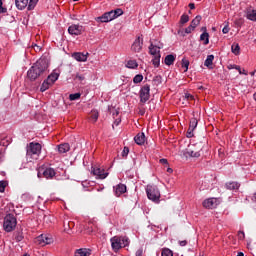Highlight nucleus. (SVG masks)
Returning a JSON list of instances; mask_svg holds the SVG:
<instances>
[{"mask_svg":"<svg viewBox=\"0 0 256 256\" xmlns=\"http://www.w3.org/2000/svg\"><path fill=\"white\" fill-rule=\"evenodd\" d=\"M73 227H75V222L73 221L64 222V231H66L67 233H69V231H71Z\"/></svg>","mask_w":256,"mask_h":256,"instance_id":"393cba45","label":"nucleus"},{"mask_svg":"<svg viewBox=\"0 0 256 256\" xmlns=\"http://www.w3.org/2000/svg\"><path fill=\"white\" fill-rule=\"evenodd\" d=\"M136 256H143V249H139L136 251Z\"/></svg>","mask_w":256,"mask_h":256,"instance_id":"13d9d810","label":"nucleus"},{"mask_svg":"<svg viewBox=\"0 0 256 256\" xmlns=\"http://www.w3.org/2000/svg\"><path fill=\"white\" fill-rule=\"evenodd\" d=\"M6 187H7V181H0V193H5Z\"/></svg>","mask_w":256,"mask_h":256,"instance_id":"79ce46f5","label":"nucleus"},{"mask_svg":"<svg viewBox=\"0 0 256 256\" xmlns=\"http://www.w3.org/2000/svg\"><path fill=\"white\" fill-rule=\"evenodd\" d=\"M201 19L202 17L200 15L196 16L192 21L190 26H192V28L195 29V27H197L199 25V23H201Z\"/></svg>","mask_w":256,"mask_h":256,"instance_id":"7c9ffc66","label":"nucleus"},{"mask_svg":"<svg viewBox=\"0 0 256 256\" xmlns=\"http://www.w3.org/2000/svg\"><path fill=\"white\" fill-rule=\"evenodd\" d=\"M182 67L187 71L189 69V60L182 59Z\"/></svg>","mask_w":256,"mask_h":256,"instance_id":"c03bdc74","label":"nucleus"},{"mask_svg":"<svg viewBox=\"0 0 256 256\" xmlns=\"http://www.w3.org/2000/svg\"><path fill=\"white\" fill-rule=\"evenodd\" d=\"M214 59H215V56L208 55L205 62H204L205 67H211V65H213V60Z\"/></svg>","mask_w":256,"mask_h":256,"instance_id":"2f4dec72","label":"nucleus"},{"mask_svg":"<svg viewBox=\"0 0 256 256\" xmlns=\"http://www.w3.org/2000/svg\"><path fill=\"white\" fill-rule=\"evenodd\" d=\"M246 17L249 21H256V10L253 7H248L246 9Z\"/></svg>","mask_w":256,"mask_h":256,"instance_id":"dca6fc26","label":"nucleus"},{"mask_svg":"<svg viewBox=\"0 0 256 256\" xmlns=\"http://www.w3.org/2000/svg\"><path fill=\"white\" fill-rule=\"evenodd\" d=\"M134 141L137 145H143L145 143V133H138L134 137Z\"/></svg>","mask_w":256,"mask_h":256,"instance_id":"aec40b11","label":"nucleus"},{"mask_svg":"<svg viewBox=\"0 0 256 256\" xmlns=\"http://www.w3.org/2000/svg\"><path fill=\"white\" fill-rule=\"evenodd\" d=\"M200 41H204V45H209V33L203 32L200 35Z\"/></svg>","mask_w":256,"mask_h":256,"instance_id":"c756f323","label":"nucleus"},{"mask_svg":"<svg viewBox=\"0 0 256 256\" xmlns=\"http://www.w3.org/2000/svg\"><path fill=\"white\" fill-rule=\"evenodd\" d=\"M236 65L235 64H230L228 65V69H235Z\"/></svg>","mask_w":256,"mask_h":256,"instance_id":"e2e57ef3","label":"nucleus"},{"mask_svg":"<svg viewBox=\"0 0 256 256\" xmlns=\"http://www.w3.org/2000/svg\"><path fill=\"white\" fill-rule=\"evenodd\" d=\"M97 20L100 23H109L111 21V18L109 17L108 12H105L102 16L98 17Z\"/></svg>","mask_w":256,"mask_h":256,"instance_id":"b1692460","label":"nucleus"},{"mask_svg":"<svg viewBox=\"0 0 256 256\" xmlns=\"http://www.w3.org/2000/svg\"><path fill=\"white\" fill-rule=\"evenodd\" d=\"M112 12L114 13V17L117 19V17H121V15H123V9L121 8H117L115 10H112Z\"/></svg>","mask_w":256,"mask_h":256,"instance_id":"e433bc0d","label":"nucleus"},{"mask_svg":"<svg viewBox=\"0 0 256 256\" xmlns=\"http://www.w3.org/2000/svg\"><path fill=\"white\" fill-rule=\"evenodd\" d=\"M195 28H193V26H191V24L185 29V33L189 34L191 33L192 31H194Z\"/></svg>","mask_w":256,"mask_h":256,"instance_id":"3c124183","label":"nucleus"},{"mask_svg":"<svg viewBox=\"0 0 256 256\" xmlns=\"http://www.w3.org/2000/svg\"><path fill=\"white\" fill-rule=\"evenodd\" d=\"M58 153L63 154V153H68V151L71 150V146L69 143H62L59 144L58 146Z\"/></svg>","mask_w":256,"mask_h":256,"instance_id":"a211bd4d","label":"nucleus"},{"mask_svg":"<svg viewBox=\"0 0 256 256\" xmlns=\"http://www.w3.org/2000/svg\"><path fill=\"white\" fill-rule=\"evenodd\" d=\"M152 42H153V45H163V43L157 42V40H154V41H152Z\"/></svg>","mask_w":256,"mask_h":256,"instance_id":"680f3d73","label":"nucleus"},{"mask_svg":"<svg viewBox=\"0 0 256 256\" xmlns=\"http://www.w3.org/2000/svg\"><path fill=\"white\" fill-rule=\"evenodd\" d=\"M142 49H143V38H141V36H138L131 46V51H133L134 53H141Z\"/></svg>","mask_w":256,"mask_h":256,"instance_id":"9d476101","label":"nucleus"},{"mask_svg":"<svg viewBox=\"0 0 256 256\" xmlns=\"http://www.w3.org/2000/svg\"><path fill=\"white\" fill-rule=\"evenodd\" d=\"M234 67H235L234 69H236V71H238V72H240V71H241V66L236 65V66H234Z\"/></svg>","mask_w":256,"mask_h":256,"instance_id":"69168bd1","label":"nucleus"},{"mask_svg":"<svg viewBox=\"0 0 256 256\" xmlns=\"http://www.w3.org/2000/svg\"><path fill=\"white\" fill-rule=\"evenodd\" d=\"M175 55L173 54H170V55H167L164 59V63L165 65H168V66H171L173 65V63H175Z\"/></svg>","mask_w":256,"mask_h":256,"instance_id":"4be33fe9","label":"nucleus"},{"mask_svg":"<svg viewBox=\"0 0 256 256\" xmlns=\"http://www.w3.org/2000/svg\"><path fill=\"white\" fill-rule=\"evenodd\" d=\"M180 247H185L187 245V240H182L179 242Z\"/></svg>","mask_w":256,"mask_h":256,"instance_id":"4d7b16f0","label":"nucleus"},{"mask_svg":"<svg viewBox=\"0 0 256 256\" xmlns=\"http://www.w3.org/2000/svg\"><path fill=\"white\" fill-rule=\"evenodd\" d=\"M194 131L195 130L193 128H191V126H189L188 131L186 133V137H188V139H191V137L194 136V134H193Z\"/></svg>","mask_w":256,"mask_h":256,"instance_id":"37998d69","label":"nucleus"},{"mask_svg":"<svg viewBox=\"0 0 256 256\" xmlns=\"http://www.w3.org/2000/svg\"><path fill=\"white\" fill-rule=\"evenodd\" d=\"M127 155H129V147H124L122 157H127Z\"/></svg>","mask_w":256,"mask_h":256,"instance_id":"49530a36","label":"nucleus"},{"mask_svg":"<svg viewBox=\"0 0 256 256\" xmlns=\"http://www.w3.org/2000/svg\"><path fill=\"white\" fill-rule=\"evenodd\" d=\"M239 74H240V75H247V71H245V69L240 70V71H239Z\"/></svg>","mask_w":256,"mask_h":256,"instance_id":"052dcab7","label":"nucleus"},{"mask_svg":"<svg viewBox=\"0 0 256 256\" xmlns=\"http://www.w3.org/2000/svg\"><path fill=\"white\" fill-rule=\"evenodd\" d=\"M121 123V119L120 118H118V119H116L115 121H114V124H113V126L112 127H118V125Z\"/></svg>","mask_w":256,"mask_h":256,"instance_id":"6e6d98bb","label":"nucleus"},{"mask_svg":"<svg viewBox=\"0 0 256 256\" xmlns=\"http://www.w3.org/2000/svg\"><path fill=\"white\" fill-rule=\"evenodd\" d=\"M126 67L128 69H137L139 64L137 63V60H129L126 64Z\"/></svg>","mask_w":256,"mask_h":256,"instance_id":"c85d7f7f","label":"nucleus"},{"mask_svg":"<svg viewBox=\"0 0 256 256\" xmlns=\"http://www.w3.org/2000/svg\"><path fill=\"white\" fill-rule=\"evenodd\" d=\"M42 175L46 179H53V177H55L56 175V172H55V169L53 168H46L45 170H43Z\"/></svg>","mask_w":256,"mask_h":256,"instance_id":"f3484780","label":"nucleus"},{"mask_svg":"<svg viewBox=\"0 0 256 256\" xmlns=\"http://www.w3.org/2000/svg\"><path fill=\"white\" fill-rule=\"evenodd\" d=\"M27 7V10L28 11H33V9H35V7H37V1H30L28 6Z\"/></svg>","mask_w":256,"mask_h":256,"instance_id":"4c0bfd02","label":"nucleus"},{"mask_svg":"<svg viewBox=\"0 0 256 256\" xmlns=\"http://www.w3.org/2000/svg\"><path fill=\"white\" fill-rule=\"evenodd\" d=\"M25 237L23 236V232H15L14 233V239L15 241H17V243L21 242L22 239H24Z\"/></svg>","mask_w":256,"mask_h":256,"instance_id":"72a5a7b5","label":"nucleus"},{"mask_svg":"<svg viewBox=\"0 0 256 256\" xmlns=\"http://www.w3.org/2000/svg\"><path fill=\"white\" fill-rule=\"evenodd\" d=\"M91 255V250L86 248L77 249L74 253V256H89Z\"/></svg>","mask_w":256,"mask_h":256,"instance_id":"6ab92c4d","label":"nucleus"},{"mask_svg":"<svg viewBox=\"0 0 256 256\" xmlns=\"http://www.w3.org/2000/svg\"><path fill=\"white\" fill-rule=\"evenodd\" d=\"M236 27H241V25H243V20L239 19L235 21Z\"/></svg>","mask_w":256,"mask_h":256,"instance_id":"864d4df0","label":"nucleus"},{"mask_svg":"<svg viewBox=\"0 0 256 256\" xmlns=\"http://www.w3.org/2000/svg\"><path fill=\"white\" fill-rule=\"evenodd\" d=\"M143 81V76L141 74H137L134 78H133V83L137 84V83H141Z\"/></svg>","mask_w":256,"mask_h":256,"instance_id":"a19ab883","label":"nucleus"},{"mask_svg":"<svg viewBox=\"0 0 256 256\" xmlns=\"http://www.w3.org/2000/svg\"><path fill=\"white\" fill-rule=\"evenodd\" d=\"M153 81H156L157 83H161V76H156Z\"/></svg>","mask_w":256,"mask_h":256,"instance_id":"bf43d9fd","label":"nucleus"},{"mask_svg":"<svg viewBox=\"0 0 256 256\" xmlns=\"http://www.w3.org/2000/svg\"><path fill=\"white\" fill-rule=\"evenodd\" d=\"M3 227L7 233H11V231H13V229H15V227H17V218H15V216L12 214H8L4 218Z\"/></svg>","mask_w":256,"mask_h":256,"instance_id":"423d86ee","label":"nucleus"},{"mask_svg":"<svg viewBox=\"0 0 256 256\" xmlns=\"http://www.w3.org/2000/svg\"><path fill=\"white\" fill-rule=\"evenodd\" d=\"M189 7H190V9H195V4L194 3H190Z\"/></svg>","mask_w":256,"mask_h":256,"instance_id":"338daca9","label":"nucleus"},{"mask_svg":"<svg viewBox=\"0 0 256 256\" xmlns=\"http://www.w3.org/2000/svg\"><path fill=\"white\" fill-rule=\"evenodd\" d=\"M28 3L29 2L27 1H15V5L17 9H19L20 11H23V9L27 7Z\"/></svg>","mask_w":256,"mask_h":256,"instance_id":"a878e982","label":"nucleus"},{"mask_svg":"<svg viewBox=\"0 0 256 256\" xmlns=\"http://www.w3.org/2000/svg\"><path fill=\"white\" fill-rule=\"evenodd\" d=\"M59 79V74L57 73H51L48 77H47V81L50 82L52 85L53 83H55V81H57Z\"/></svg>","mask_w":256,"mask_h":256,"instance_id":"cd10ccee","label":"nucleus"},{"mask_svg":"<svg viewBox=\"0 0 256 256\" xmlns=\"http://www.w3.org/2000/svg\"><path fill=\"white\" fill-rule=\"evenodd\" d=\"M53 85L50 81H48L47 79L44 80V82L42 83L41 87H40V91L42 93H45V91H47V89H49V87Z\"/></svg>","mask_w":256,"mask_h":256,"instance_id":"bb28decb","label":"nucleus"},{"mask_svg":"<svg viewBox=\"0 0 256 256\" xmlns=\"http://www.w3.org/2000/svg\"><path fill=\"white\" fill-rule=\"evenodd\" d=\"M0 13H7V8L3 6V1H0Z\"/></svg>","mask_w":256,"mask_h":256,"instance_id":"de8ad7c7","label":"nucleus"},{"mask_svg":"<svg viewBox=\"0 0 256 256\" xmlns=\"http://www.w3.org/2000/svg\"><path fill=\"white\" fill-rule=\"evenodd\" d=\"M186 97H187L188 99H190L191 101H193V99H194L193 95H191V94L186 95Z\"/></svg>","mask_w":256,"mask_h":256,"instance_id":"0e129e2a","label":"nucleus"},{"mask_svg":"<svg viewBox=\"0 0 256 256\" xmlns=\"http://www.w3.org/2000/svg\"><path fill=\"white\" fill-rule=\"evenodd\" d=\"M230 28H229V22H226L225 26L222 29V33H224V35H227V33H229Z\"/></svg>","mask_w":256,"mask_h":256,"instance_id":"a18cd8bd","label":"nucleus"},{"mask_svg":"<svg viewBox=\"0 0 256 256\" xmlns=\"http://www.w3.org/2000/svg\"><path fill=\"white\" fill-rule=\"evenodd\" d=\"M149 53L153 55L152 63L154 67H159L161 63V49H163V45H154L153 40H150Z\"/></svg>","mask_w":256,"mask_h":256,"instance_id":"7ed1b4c3","label":"nucleus"},{"mask_svg":"<svg viewBox=\"0 0 256 256\" xmlns=\"http://www.w3.org/2000/svg\"><path fill=\"white\" fill-rule=\"evenodd\" d=\"M111 247L114 253L123 249V247H129V237L127 236H114L110 239Z\"/></svg>","mask_w":256,"mask_h":256,"instance_id":"f03ea898","label":"nucleus"},{"mask_svg":"<svg viewBox=\"0 0 256 256\" xmlns=\"http://www.w3.org/2000/svg\"><path fill=\"white\" fill-rule=\"evenodd\" d=\"M89 55V53H82V52H75L72 54L73 59H75L76 61L79 62H85L87 61V56Z\"/></svg>","mask_w":256,"mask_h":256,"instance_id":"2eb2a0df","label":"nucleus"},{"mask_svg":"<svg viewBox=\"0 0 256 256\" xmlns=\"http://www.w3.org/2000/svg\"><path fill=\"white\" fill-rule=\"evenodd\" d=\"M160 163L161 165H169V162L165 158L160 159Z\"/></svg>","mask_w":256,"mask_h":256,"instance_id":"5fc2aeb1","label":"nucleus"},{"mask_svg":"<svg viewBox=\"0 0 256 256\" xmlns=\"http://www.w3.org/2000/svg\"><path fill=\"white\" fill-rule=\"evenodd\" d=\"M90 119L93 121V123H96V121L99 119V112L97 110H93L90 113Z\"/></svg>","mask_w":256,"mask_h":256,"instance_id":"473e14b6","label":"nucleus"},{"mask_svg":"<svg viewBox=\"0 0 256 256\" xmlns=\"http://www.w3.org/2000/svg\"><path fill=\"white\" fill-rule=\"evenodd\" d=\"M70 101H77V99H81V93H74L69 95Z\"/></svg>","mask_w":256,"mask_h":256,"instance_id":"c9c22d12","label":"nucleus"},{"mask_svg":"<svg viewBox=\"0 0 256 256\" xmlns=\"http://www.w3.org/2000/svg\"><path fill=\"white\" fill-rule=\"evenodd\" d=\"M146 193L150 201H159V198L161 197V193L159 192L157 186L148 185L146 188Z\"/></svg>","mask_w":256,"mask_h":256,"instance_id":"0eeeda50","label":"nucleus"},{"mask_svg":"<svg viewBox=\"0 0 256 256\" xmlns=\"http://www.w3.org/2000/svg\"><path fill=\"white\" fill-rule=\"evenodd\" d=\"M92 173L97 179H107V175H109V173L101 168H93Z\"/></svg>","mask_w":256,"mask_h":256,"instance_id":"ddd939ff","label":"nucleus"},{"mask_svg":"<svg viewBox=\"0 0 256 256\" xmlns=\"http://www.w3.org/2000/svg\"><path fill=\"white\" fill-rule=\"evenodd\" d=\"M75 79H77L78 81H80V83H83V81H85V76L84 75H79L77 74Z\"/></svg>","mask_w":256,"mask_h":256,"instance_id":"09e8293b","label":"nucleus"},{"mask_svg":"<svg viewBox=\"0 0 256 256\" xmlns=\"http://www.w3.org/2000/svg\"><path fill=\"white\" fill-rule=\"evenodd\" d=\"M197 125H198V121L196 120V118H192L191 120H190V125H189V127L191 128V129H197Z\"/></svg>","mask_w":256,"mask_h":256,"instance_id":"58836bf2","label":"nucleus"},{"mask_svg":"<svg viewBox=\"0 0 256 256\" xmlns=\"http://www.w3.org/2000/svg\"><path fill=\"white\" fill-rule=\"evenodd\" d=\"M162 256H173V251L169 248H163L162 249Z\"/></svg>","mask_w":256,"mask_h":256,"instance_id":"f704fd0d","label":"nucleus"},{"mask_svg":"<svg viewBox=\"0 0 256 256\" xmlns=\"http://www.w3.org/2000/svg\"><path fill=\"white\" fill-rule=\"evenodd\" d=\"M203 150V147L201 144H190L188 147L184 150L183 155L184 157H193L195 159H199L201 157V151Z\"/></svg>","mask_w":256,"mask_h":256,"instance_id":"39448f33","label":"nucleus"},{"mask_svg":"<svg viewBox=\"0 0 256 256\" xmlns=\"http://www.w3.org/2000/svg\"><path fill=\"white\" fill-rule=\"evenodd\" d=\"M107 13L109 14V18H110L111 21H113V19H116L113 10H111V11H109Z\"/></svg>","mask_w":256,"mask_h":256,"instance_id":"603ef678","label":"nucleus"},{"mask_svg":"<svg viewBox=\"0 0 256 256\" xmlns=\"http://www.w3.org/2000/svg\"><path fill=\"white\" fill-rule=\"evenodd\" d=\"M83 31H84L83 26L79 24H73L68 28V33L70 35H81Z\"/></svg>","mask_w":256,"mask_h":256,"instance_id":"f8f14e48","label":"nucleus"},{"mask_svg":"<svg viewBox=\"0 0 256 256\" xmlns=\"http://www.w3.org/2000/svg\"><path fill=\"white\" fill-rule=\"evenodd\" d=\"M243 252H238L237 256H244Z\"/></svg>","mask_w":256,"mask_h":256,"instance_id":"774afa93","label":"nucleus"},{"mask_svg":"<svg viewBox=\"0 0 256 256\" xmlns=\"http://www.w3.org/2000/svg\"><path fill=\"white\" fill-rule=\"evenodd\" d=\"M180 23L182 25H185V23H189V15L187 14L182 15L180 18Z\"/></svg>","mask_w":256,"mask_h":256,"instance_id":"ea45409f","label":"nucleus"},{"mask_svg":"<svg viewBox=\"0 0 256 256\" xmlns=\"http://www.w3.org/2000/svg\"><path fill=\"white\" fill-rule=\"evenodd\" d=\"M49 68L47 59L40 58L33 66L28 70L27 76L30 81H36L38 77H41L45 71Z\"/></svg>","mask_w":256,"mask_h":256,"instance_id":"f257e3e1","label":"nucleus"},{"mask_svg":"<svg viewBox=\"0 0 256 256\" xmlns=\"http://www.w3.org/2000/svg\"><path fill=\"white\" fill-rule=\"evenodd\" d=\"M231 52L234 55H240L241 54V47L239 46V43H233L231 46Z\"/></svg>","mask_w":256,"mask_h":256,"instance_id":"5701e85b","label":"nucleus"},{"mask_svg":"<svg viewBox=\"0 0 256 256\" xmlns=\"http://www.w3.org/2000/svg\"><path fill=\"white\" fill-rule=\"evenodd\" d=\"M32 48L34 49V51H36V53H39L41 51V46L37 44H33Z\"/></svg>","mask_w":256,"mask_h":256,"instance_id":"8fccbe9b","label":"nucleus"},{"mask_svg":"<svg viewBox=\"0 0 256 256\" xmlns=\"http://www.w3.org/2000/svg\"><path fill=\"white\" fill-rule=\"evenodd\" d=\"M35 243L36 245H40V247H45V245H51V243H53V238L45 234H41L40 236L36 237Z\"/></svg>","mask_w":256,"mask_h":256,"instance_id":"1a4fd4ad","label":"nucleus"},{"mask_svg":"<svg viewBox=\"0 0 256 256\" xmlns=\"http://www.w3.org/2000/svg\"><path fill=\"white\" fill-rule=\"evenodd\" d=\"M41 149H43V146L39 142H30L27 146L26 156L31 159H38L41 155Z\"/></svg>","mask_w":256,"mask_h":256,"instance_id":"20e7f679","label":"nucleus"},{"mask_svg":"<svg viewBox=\"0 0 256 256\" xmlns=\"http://www.w3.org/2000/svg\"><path fill=\"white\" fill-rule=\"evenodd\" d=\"M116 197H121L123 193L127 192V186L125 184H118L114 187Z\"/></svg>","mask_w":256,"mask_h":256,"instance_id":"4468645a","label":"nucleus"},{"mask_svg":"<svg viewBox=\"0 0 256 256\" xmlns=\"http://www.w3.org/2000/svg\"><path fill=\"white\" fill-rule=\"evenodd\" d=\"M202 205L205 209H215L219 205V200L217 198H208L203 201Z\"/></svg>","mask_w":256,"mask_h":256,"instance_id":"9b49d317","label":"nucleus"},{"mask_svg":"<svg viewBox=\"0 0 256 256\" xmlns=\"http://www.w3.org/2000/svg\"><path fill=\"white\" fill-rule=\"evenodd\" d=\"M151 86L149 84H145L144 86H142V88L140 89V101L141 103H145L147 101H149L150 97H151Z\"/></svg>","mask_w":256,"mask_h":256,"instance_id":"6e6552de","label":"nucleus"},{"mask_svg":"<svg viewBox=\"0 0 256 256\" xmlns=\"http://www.w3.org/2000/svg\"><path fill=\"white\" fill-rule=\"evenodd\" d=\"M239 187H241V185L237 182H227L226 183V189H229L230 191H235V190L239 189Z\"/></svg>","mask_w":256,"mask_h":256,"instance_id":"412c9836","label":"nucleus"}]
</instances>
